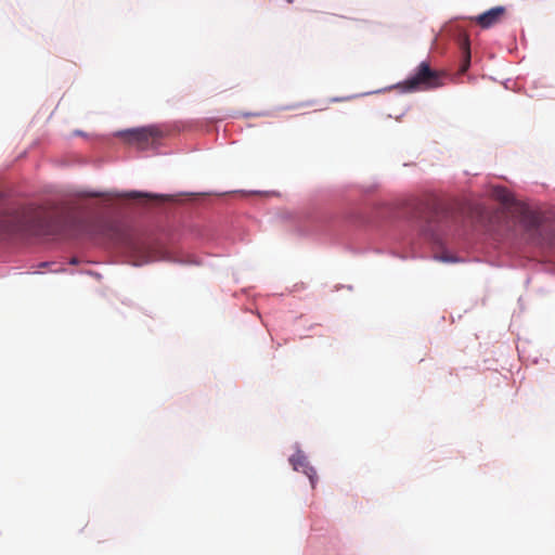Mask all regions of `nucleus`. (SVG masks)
Masks as SVG:
<instances>
[{
	"label": "nucleus",
	"instance_id": "obj_8",
	"mask_svg": "<svg viewBox=\"0 0 555 555\" xmlns=\"http://www.w3.org/2000/svg\"><path fill=\"white\" fill-rule=\"evenodd\" d=\"M127 198H141V197H152V195L146 193H140V192H130L124 195Z\"/></svg>",
	"mask_w": 555,
	"mask_h": 555
},
{
	"label": "nucleus",
	"instance_id": "obj_6",
	"mask_svg": "<svg viewBox=\"0 0 555 555\" xmlns=\"http://www.w3.org/2000/svg\"><path fill=\"white\" fill-rule=\"evenodd\" d=\"M289 462L295 470H302L305 474L308 475V477L312 483V487H313L314 479H313V475L310 473H314V472L311 467L308 466L307 457L301 452H297L296 454L291 456Z\"/></svg>",
	"mask_w": 555,
	"mask_h": 555
},
{
	"label": "nucleus",
	"instance_id": "obj_1",
	"mask_svg": "<svg viewBox=\"0 0 555 555\" xmlns=\"http://www.w3.org/2000/svg\"><path fill=\"white\" fill-rule=\"evenodd\" d=\"M17 231L34 235H50L55 231L53 212L43 207H26L16 216Z\"/></svg>",
	"mask_w": 555,
	"mask_h": 555
},
{
	"label": "nucleus",
	"instance_id": "obj_2",
	"mask_svg": "<svg viewBox=\"0 0 555 555\" xmlns=\"http://www.w3.org/2000/svg\"><path fill=\"white\" fill-rule=\"evenodd\" d=\"M444 75L442 72L433 69L428 62H422L409 78L402 82L405 91H424L440 87Z\"/></svg>",
	"mask_w": 555,
	"mask_h": 555
},
{
	"label": "nucleus",
	"instance_id": "obj_4",
	"mask_svg": "<svg viewBox=\"0 0 555 555\" xmlns=\"http://www.w3.org/2000/svg\"><path fill=\"white\" fill-rule=\"evenodd\" d=\"M506 12L507 10L503 5L494 7L475 16L473 21L482 29H488L502 23L506 17Z\"/></svg>",
	"mask_w": 555,
	"mask_h": 555
},
{
	"label": "nucleus",
	"instance_id": "obj_9",
	"mask_svg": "<svg viewBox=\"0 0 555 555\" xmlns=\"http://www.w3.org/2000/svg\"><path fill=\"white\" fill-rule=\"evenodd\" d=\"M505 203L509 202V195L505 194L502 198Z\"/></svg>",
	"mask_w": 555,
	"mask_h": 555
},
{
	"label": "nucleus",
	"instance_id": "obj_3",
	"mask_svg": "<svg viewBox=\"0 0 555 555\" xmlns=\"http://www.w3.org/2000/svg\"><path fill=\"white\" fill-rule=\"evenodd\" d=\"M117 135L127 143L133 144L140 150H145L159 141L162 132L156 127H143L119 131Z\"/></svg>",
	"mask_w": 555,
	"mask_h": 555
},
{
	"label": "nucleus",
	"instance_id": "obj_5",
	"mask_svg": "<svg viewBox=\"0 0 555 555\" xmlns=\"http://www.w3.org/2000/svg\"><path fill=\"white\" fill-rule=\"evenodd\" d=\"M529 228L541 236V244L551 245L554 241V233L552 230H547L545 235L542 233L545 229L541 225L540 217L532 215L529 219Z\"/></svg>",
	"mask_w": 555,
	"mask_h": 555
},
{
	"label": "nucleus",
	"instance_id": "obj_10",
	"mask_svg": "<svg viewBox=\"0 0 555 555\" xmlns=\"http://www.w3.org/2000/svg\"><path fill=\"white\" fill-rule=\"evenodd\" d=\"M294 0H287L288 3H292Z\"/></svg>",
	"mask_w": 555,
	"mask_h": 555
},
{
	"label": "nucleus",
	"instance_id": "obj_7",
	"mask_svg": "<svg viewBox=\"0 0 555 555\" xmlns=\"http://www.w3.org/2000/svg\"><path fill=\"white\" fill-rule=\"evenodd\" d=\"M461 50H462V63L460 66V73H465L470 65V47H469V40L467 37L463 38L461 42Z\"/></svg>",
	"mask_w": 555,
	"mask_h": 555
}]
</instances>
